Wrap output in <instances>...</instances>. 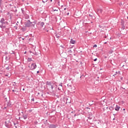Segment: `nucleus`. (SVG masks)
<instances>
[{
	"label": "nucleus",
	"instance_id": "obj_1",
	"mask_svg": "<svg viewBox=\"0 0 128 128\" xmlns=\"http://www.w3.org/2000/svg\"><path fill=\"white\" fill-rule=\"evenodd\" d=\"M46 84H47V86H48L49 88H51L52 90H54V84H52V82H49L48 81Z\"/></svg>",
	"mask_w": 128,
	"mask_h": 128
},
{
	"label": "nucleus",
	"instance_id": "obj_2",
	"mask_svg": "<svg viewBox=\"0 0 128 128\" xmlns=\"http://www.w3.org/2000/svg\"><path fill=\"white\" fill-rule=\"evenodd\" d=\"M26 28H30V26L32 25V22L30 20H27L25 23Z\"/></svg>",
	"mask_w": 128,
	"mask_h": 128
},
{
	"label": "nucleus",
	"instance_id": "obj_3",
	"mask_svg": "<svg viewBox=\"0 0 128 128\" xmlns=\"http://www.w3.org/2000/svg\"><path fill=\"white\" fill-rule=\"evenodd\" d=\"M36 64L34 63L32 64L30 69L31 70H36Z\"/></svg>",
	"mask_w": 128,
	"mask_h": 128
},
{
	"label": "nucleus",
	"instance_id": "obj_4",
	"mask_svg": "<svg viewBox=\"0 0 128 128\" xmlns=\"http://www.w3.org/2000/svg\"><path fill=\"white\" fill-rule=\"evenodd\" d=\"M0 22L2 23V25L6 24V22L4 20V18H2Z\"/></svg>",
	"mask_w": 128,
	"mask_h": 128
},
{
	"label": "nucleus",
	"instance_id": "obj_5",
	"mask_svg": "<svg viewBox=\"0 0 128 128\" xmlns=\"http://www.w3.org/2000/svg\"><path fill=\"white\" fill-rule=\"evenodd\" d=\"M96 124L102 126V121L100 120H97L96 122Z\"/></svg>",
	"mask_w": 128,
	"mask_h": 128
},
{
	"label": "nucleus",
	"instance_id": "obj_6",
	"mask_svg": "<svg viewBox=\"0 0 128 128\" xmlns=\"http://www.w3.org/2000/svg\"><path fill=\"white\" fill-rule=\"evenodd\" d=\"M126 28V26H124V21H122L121 22V29L124 30Z\"/></svg>",
	"mask_w": 128,
	"mask_h": 128
},
{
	"label": "nucleus",
	"instance_id": "obj_7",
	"mask_svg": "<svg viewBox=\"0 0 128 128\" xmlns=\"http://www.w3.org/2000/svg\"><path fill=\"white\" fill-rule=\"evenodd\" d=\"M49 128H56V125L54 124H51L48 126Z\"/></svg>",
	"mask_w": 128,
	"mask_h": 128
},
{
	"label": "nucleus",
	"instance_id": "obj_8",
	"mask_svg": "<svg viewBox=\"0 0 128 128\" xmlns=\"http://www.w3.org/2000/svg\"><path fill=\"white\" fill-rule=\"evenodd\" d=\"M120 106L116 105V106L115 108V110H116V112H118L120 110Z\"/></svg>",
	"mask_w": 128,
	"mask_h": 128
},
{
	"label": "nucleus",
	"instance_id": "obj_9",
	"mask_svg": "<svg viewBox=\"0 0 128 128\" xmlns=\"http://www.w3.org/2000/svg\"><path fill=\"white\" fill-rule=\"evenodd\" d=\"M22 116L24 120H26L28 118V114H23Z\"/></svg>",
	"mask_w": 128,
	"mask_h": 128
},
{
	"label": "nucleus",
	"instance_id": "obj_10",
	"mask_svg": "<svg viewBox=\"0 0 128 128\" xmlns=\"http://www.w3.org/2000/svg\"><path fill=\"white\" fill-rule=\"evenodd\" d=\"M76 42V40H72V38L71 39L70 41V44H74Z\"/></svg>",
	"mask_w": 128,
	"mask_h": 128
},
{
	"label": "nucleus",
	"instance_id": "obj_11",
	"mask_svg": "<svg viewBox=\"0 0 128 128\" xmlns=\"http://www.w3.org/2000/svg\"><path fill=\"white\" fill-rule=\"evenodd\" d=\"M98 12L99 13V14H102V9H98Z\"/></svg>",
	"mask_w": 128,
	"mask_h": 128
},
{
	"label": "nucleus",
	"instance_id": "obj_12",
	"mask_svg": "<svg viewBox=\"0 0 128 128\" xmlns=\"http://www.w3.org/2000/svg\"><path fill=\"white\" fill-rule=\"evenodd\" d=\"M21 30H22L23 32H24L26 30V28L24 27H23L21 28Z\"/></svg>",
	"mask_w": 128,
	"mask_h": 128
},
{
	"label": "nucleus",
	"instance_id": "obj_13",
	"mask_svg": "<svg viewBox=\"0 0 128 128\" xmlns=\"http://www.w3.org/2000/svg\"><path fill=\"white\" fill-rule=\"evenodd\" d=\"M44 22H41L40 24V27L44 28Z\"/></svg>",
	"mask_w": 128,
	"mask_h": 128
},
{
	"label": "nucleus",
	"instance_id": "obj_14",
	"mask_svg": "<svg viewBox=\"0 0 128 128\" xmlns=\"http://www.w3.org/2000/svg\"><path fill=\"white\" fill-rule=\"evenodd\" d=\"M5 126L6 128H9L8 123L7 122H5Z\"/></svg>",
	"mask_w": 128,
	"mask_h": 128
},
{
	"label": "nucleus",
	"instance_id": "obj_15",
	"mask_svg": "<svg viewBox=\"0 0 128 128\" xmlns=\"http://www.w3.org/2000/svg\"><path fill=\"white\" fill-rule=\"evenodd\" d=\"M36 24V23L34 22H31V25L30 26H32V28H34V25Z\"/></svg>",
	"mask_w": 128,
	"mask_h": 128
},
{
	"label": "nucleus",
	"instance_id": "obj_16",
	"mask_svg": "<svg viewBox=\"0 0 128 128\" xmlns=\"http://www.w3.org/2000/svg\"><path fill=\"white\" fill-rule=\"evenodd\" d=\"M21 10L22 12V14H25L26 12H24V8H21Z\"/></svg>",
	"mask_w": 128,
	"mask_h": 128
},
{
	"label": "nucleus",
	"instance_id": "obj_17",
	"mask_svg": "<svg viewBox=\"0 0 128 128\" xmlns=\"http://www.w3.org/2000/svg\"><path fill=\"white\" fill-rule=\"evenodd\" d=\"M109 110L112 111V110H114V108L111 106V107L109 108Z\"/></svg>",
	"mask_w": 128,
	"mask_h": 128
},
{
	"label": "nucleus",
	"instance_id": "obj_18",
	"mask_svg": "<svg viewBox=\"0 0 128 128\" xmlns=\"http://www.w3.org/2000/svg\"><path fill=\"white\" fill-rule=\"evenodd\" d=\"M68 52H70V54H72V50H70V49H69L68 50Z\"/></svg>",
	"mask_w": 128,
	"mask_h": 128
},
{
	"label": "nucleus",
	"instance_id": "obj_19",
	"mask_svg": "<svg viewBox=\"0 0 128 128\" xmlns=\"http://www.w3.org/2000/svg\"><path fill=\"white\" fill-rule=\"evenodd\" d=\"M12 106V104H10V102H8L7 103L8 106Z\"/></svg>",
	"mask_w": 128,
	"mask_h": 128
},
{
	"label": "nucleus",
	"instance_id": "obj_20",
	"mask_svg": "<svg viewBox=\"0 0 128 128\" xmlns=\"http://www.w3.org/2000/svg\"><path fill=\"white\" fill-rule=\"evenodd\" d=\"M32 58H28V62H32Z\"/></svg>",
	"mask_w": 128,
	"mask_h": 128
},
{
	"label": "nucleus",
	"instance_id": "obj_21",
	"mask_svg": "<svg viewBox=\"0 0 128 128\" xmlns=\"http://www.w3.org/2000/svg\"><path fill=\"white\" fill-rule=\"evenodd\" d=\"M53 12H58V9L53 8Z\"/></svg>",
	"mask_w": 128,
	"mask_h": 128
},
{
	"label": "nucleus",
	"instance_id": "obj_22",
	"mask_svg": "<svg viewBox=\"0 0 128 128\" xmlns=\"http://www.w3.org/2000/svg\"><path fill=\"white\" fill-rule=\"evenodd\" d=\"M10 54H14V51H11Z\"/></svg>",
	"mask_w": 128,
	"mask_h": 128
},
{
	"label": "nucleus",
	"instance_id": "obj_23",
	"mask_svg": "<svg viewBox=\"0 0 128 128\" xmlns=\"http://www.w3.org/2000/svg\"><path fill=\"white\" fill-rule=\"evenodd\" d=\"M6 60H10V58L8 56H6Z\"/></svg>",
	"mask_w": 128,
	"mask_h": 128
},
{
	"label": "nucleus",
	"instance_id": "obj_24",
	"mask_svg": "<svg viewBox=\"0 0 128 128\" xmlns=\"http://www.w3.org/2000/svg\"><path fill=\"white\" fill-rule=\"evenodd\" d=\"M59 86H60V88H62V84H59Z\"/></svg>",
	"mask_w": 128,
	"mask_h": 128
},
{
	"label": "nucleus",
	"instance_id": "obj_25",
	"mask_svg": "<svg viewBox=\"0 0 128 128\" xmlns=\"http://www.w3.org/2000/svg\"><path fill=\"white\" fill-rule=\"evenodd\" d=\"M34 124H38V121H34Z\"/></svg>",
	"mask_w": 128,
	"mask_h": 128
},
{
	"label": "nucleus",
	"instance_id": "obj_26",
	"mask_svg": "<svg viewBox=\"0 0 128 128\" xmlns=\"http://www.w3.org/2000/svg\"><path fill=\"white\" fill-rule=\"evenodd\" d=\"M31 100H32V102H34V98H32L31 99Z\"/></svg>",
	"mask_w": 128,
	"mask_h": 128
},
{
	"label": "nucleus",
	"instance_id": "obj_27",
	"mask_svg": "<svg viewBox=\"0 0 128 128\" xmlns=\"http://www.w3.org/2000/svg\"><path fill=\"white\" fill-rule=\"evenodd\" d=\"M89 16H90V18H92V15L89 14Z\"/></svg>",
	"mask_w": 128,
	"mask_h": 128
},
{
	"label": "nucleus",
	"instance_id": "obj_28",
	"mask_svg": "<svg viewBox=\"0 0 128 128\" xmlns=\"http://www.w3.org/2000/svg\"><path fill=\"white\" fill-rule=\"evenodd\" d=\"M2 0H0V6H2Z\"/></svg>",
	"mask_w": 128,
	"mask_h": 128
},
{
	"label": "nucleus",
	"instance_id": "obj_29",
	"mask_svg": "<svg viewBox=\"0 0 128 128\" xmlns=\"http://www.w3.org/2000/svg\"><path fill=\"white\" fill-rule=\"evenodd\" d=\"M0 74H4V70H0Z\"/></svg>",
	"mask_w": 128,
	"mask_h": 128
},
{
	"label": "nucleus",
	"instance_id": "obj_30",
	"mask_svg": "<svg viewBox=\"0 0 128 128\" xmlns=\"http://www.w3.org/2000/svg\"><path fill=\"white\" fill-rule=\"evenodd\" d=\"M98 46L96 44H94V46H93V48H96Z\"/></svg>",
	"mask_w": 128,
	"mask_h": 128
},
{
	"label": "nucleus",
	"instance_id": "obj_31",
	"mask_svg": "<svg viewBox=\"0 0 128 128\" xmlns=\"http://www.w3.org/2000/svg\"><path fill=\"white\" fill-rule=\"evenodd\" d=\"M6 70H10V68L8 66L6 67Z\"/></svg>",
	"mask_w": 128,
	"mask_h": 128
},
{
	"label": "nucleus",
	"instance_id": "obj_32",
	"mask_svg": "<svg viewBox=\"0 0 128 128\" xmlns=\"http://www.w3.org/2000/svg\"><path fill=\"white\" fill-rule=\"evenodd\" d=\"M32 112V110H28V112Z\"/></svg>",
	"mask_w": 128,
	"mask_h": 128
},
{
	"label": "nucleus",
	"instance_id": "obj_33",
	"mask_svg": "<svg viewBox=\"0 0 128 128\" xmlns=\"http://www.w3.org/2000/svg\"><path fill=\"white\" fill-rule=\"evenodd\" d=\"M120 72H116V74H120Z\"/></svg>",
	"mask_w": 128,
	"mask_h": 128
},
{
	"label": "nucleus",
	"instance_id": "obj_34",
	"mask_svg": "<svg viewBox=\"0 0 128 128\" xmlns=\"http://www.w3.org/2000/svg\"><path fill=\"white\" fill-rule=\"evenodd\" d=\"M96 60H98V58H96L94 60V62H96Z\"/></svg>",
	"mask_w": 128,
	"mask_h": 128
},
{
	"label": "nucleus",
	"instance_id": "obj_35",
	"mask_svg": "<svg viewBox=\"0 0 128 128\" xmlns=\"http://www.w3.org/2000/svg\"><path fill=\"white\" fill-rule=\"evenodd\" d=\"M12 92H18V91L14 90H12Z\"/></svg>",
	"mask_w": 128,
	"mask_h": 128
},
{
	"label": "nucleus",
	"instance_id": "obj_36",
	"mask_svg": "<svg viewBox=\"0 0 128 128\" xmlns=\"http://www.w3.org/2000/svg\"><path fill=\"white\" fill-rule=\"evenodd\" d=\"M14 126H15V128H16V124L15 122L14 123Z\"/></svg>",
	"mask_w": 128,
	"mask_h": 128
},
{
	"label": "nucleus",
	"instance_id": "obj_37",
	"mask_svg": "<svg viewBox=\"0 0 128 128\" xmlns=\"http://www.w3.org/2000/svg\"><path fill=\"white\" fill-rule=\"evenodd\" d=\"M14 28H15L16 30H18V27L16 26H14Z\"/></svg>",
	"mask_w": 128,
	"mask_h": 128
},
{
	"label": "nucleus",
	"instance_id": "obj_38",
	"mask_svg": "<svg viewBox=\"0 0 128 128\" xmlns=\"http://www.w3.org/2000/svg\"><path fill=\"white\" fill-rule=\"evenodd\" d=\"M109 54H112V51H110Z\"/></svg>",
	"mask_w": 128,
	"mask_h": 128
},
{
	"label": "nucleus",
	"instance_id": "obj_39",
	"mask_svg": "<svg viewBox=\"0 0 128 128\" xmlns=\"http://www.w3.org/2000/svg\"><path fill=\"white\" fill-rule=\"evenodd\" d=\"M2 25H0V28H2Z\"/></svg>",
	"mask_w": 128,
	"mask_h": 128
},
{
	"label": "nucleus",
	"instance_id": "obj_40",
	"mask_svg": "<svg viewBox=\"0 0 128 128\" xmlns=\"http://www.w3.org/2000/svg\"><path fill=\"white\" fill-rule=\"evenodd\" d=\"M34 54H35L36 56L38 55V54H36V52L34 53Z\"/></svg>",
	"mask_w": 128,
	"mask_h": 128
},
{
	"label": "nucleus",
	"instance_id": "obj_41",
	"mask_svg": "<svg viewBox=\"0 0 128 128\" xmlns=\"http://www.w3.org/2000/svg\"><path fill=\"white\" fill-rule=\"evenodd\" d=\"M121 88H122L123 90H126V88H124L123 87H121Z\"/></svg>",
	"mask_w": 128,
	"mask_h": 128
},
{
	"label": "nucleus",
	"instance_id": "obj_42",
	"mask_svg": "<svg viewBox=\"0 0 128 128\" xmlns=\"http://www.w3.org/2000/svg\"><path fill=\"white\" fill-rule=\"evenodd\" d=\"M8 14H10V12H8L7 13V15L8 16Z\"/></svg>",
	"mask_w": 128,
	"mask_h": 128
},
{
	"label": "nucleus",
	"instance_id": "obj_43",
	"mask_svg": "<svg viewBox=\"0 0 128 128\" xmlns=\"http://www.w3.org/2000/svg\"><path fill=\"white\" fill-rule=\"evenodd\" d=\"M37 74H40V71H37Z\"/></svg>",
	"mask_w": 128,
	"mask_h": 128
},
{
	"label": "nucleus",
	"instance_id": "obj_44",
	"mask_svg": "<svg viewBox=\"0 0 128 128\" xmlns=\"http://www.w3.org/2000/svg\"><path fill=\"white\" fill-rule=\"evenodd\" d=\"M89 106H92V104H89Z\"/></svg>",
	"mask_w": 128,
	"mask_h": 128
},
{
	"label": "nucleus",
	"instance_id": "obj_45",
	"mask_svg": "<svg viewBox=\"0 0 128 128\" xmlns=\"http://www.w3.org/2000/svg\"><path fill=\"white\" fill-rule=\"evenodd\" d=\"M114 76H116V74H114V75H113Z\"/></svg>",
	"mask_w": 128,
	"mask_h": 128
},
{
	"label": "nucleus",
	"instance_id": "obj_46",
	"mask_svg": "<svg viewBox=\"0 0 128 128\" xmlns=\"http://www.w3.org/2000/svg\"><path fill=\"white\" fill-rule=\"evenodd\" d=\"M86 108H87V110H90V108H88V107H86Z\"/></svg>",
	"mask_w": 128,
	"mask_h": 128
},
{
	"label": "nucleus",
	"instance_id": "obj_47",
	"mask_svg": "<svg viewBox=\"0 0 128 128\" xmlns=\"http://www.w3.org/2000/svg\"><path fill=\"white\" fill-rule=\"evenodd\" d=\"M68 14H70V13H69V12H68V13L67 14V15H68Z\"/></svg>",
	"mask_w": 128,
	"mask_h": 128
},
{
	"label": "nucleus",
	"instance_id": "obj_48",
	"mask_svg": "<svg viewBox=\"0 0 128 128\" xmlns=\"http://www.w3.org/2000/svg\"><path fill=\"white\" fill-rule=\"evenodd\" d=\"M66 10V8H64V10Z\"/></svg>",
	"mask_w": 128,
	"mask_h": 128
},
{
	"label": "nucleus",
	"instance_id": "obj_49",
	"mask_svg": "<svg viewBox=\"0 0 128 128\" xmlns=\"http://www.w3.org/2000/svg\"><path fill=\"white\" fill-rule=\"evenodd\" d=\"M58 90H60V88H58Z\"/></svg>",
	"mask_w": 128,
	"mask_h": 128
},
{
	"label": "nucleus",
	"instance_id": "obj_50",
	"mask_svg": "<svg viewBox=\"0 0 128 128\" xmlns=\"http://www.w3.org/2000/svg\"><path fill=\"white\" fill-rule=\"evenodd\" d=\"M22 40H24V38H22Z\"/></svg>",
	"mask_w": 128,
	"mask_h": 128
},
{
	"label": "nucleus",
	"instance_id": "obj_51",
	"mask_svg": "<svg viewBox=\"0 0 128 128\" xmlns=\"http://www.w3.org/2000/svg\"><path fill=\"white\" fill-rule=\"evenodd\" d=\"M123 110H126V109H125V108H124V109H123Z\"/></svg>",
	"mask_w": 128,
	"mask_h": 128
},
{
	"label": "nucleus",
	"instance_id": "obj_52",
	"mask_svg": "<svg viewBox=\"0 0 128 128\" xmlns=\"http://www.w3.org/2000/svg\"><path fill=\"white\" fill-rule=\"evenodd\" d=\"M43 2H44H44H44V1H42Z\"/></svg>",
	"mask_w": 128,
	"mask_h": 128
},
{
	"label": "nucleus",
	"instance_id": "obj_53",
	"mask_svg": "<svg viewBox=\"0 0 128 128\" xmlns=\"http://www.w3.org/2000/svg\"><path fill=\"white\" fill-rule=\"evenodd\" d=\"M108 107H107V108H106V109L108 110Z\"/></svg>",
	"mask_w": 128,
	"mask_h": 128
},
{
	"label": "nucleus",
	"instance_id": "obj_54",
	"mask_svg": "<svg viewBox=\"0 0 128 128\" xmlns=\"http://www.w3.org/2000/svg\"><path fill=\"white\" fill-rule=\"evenodd\" d=\"M113 120H114V118Z\"/></svg>",
	"mask_w": 128,
	"mask_h": 128
},
{
	"label": "nucleus",
	"instance_id": "obj_55",
	"mask_svg": "<svg viewBox=\"0 0 128 128\" xmlns=\"http://www.w3.org/2000/svg\"><path fill=\"white\" fill-rule=\"evenodd\" d=\"M50 2H52V0H50Z\"/></svg>",
	"mask_w": 128,
	"mask_h": 128
},
{
	"label": "nucleus",
	"instance_id": "obj_56",
	"mask_svg": "<svg viewBox=\"0 0 128 128\" xmlns=\"http://www.w3.org/2000/svg\"><path fill=\"white\" fill-rule=\"evenodd\" d=\"M4 108H6V107H4Z\"/></svg>",
	"mask_w": 128,
	"mask_h": 128
},
{
	"label": "nucleus",
	"instance_id": "obj_57",
	"mask_svg": "<svg viewBox=\"0 0 128 128\" xmlns=\"http://www.w3.org/2000/svg\"><path fill=\"white\" fill-rule=\"evenodd\" d=\"M17 24H18V22H17Z\"/></svg>",
	"mask_w": 128,
	"mask_h": 128
},
{
	"label": "nucleus",
	"instance_id": "obj_58",
	"mask_svg": "<svg viewBox=\"0 0 128 128\" xmlns=\"http://www.w3.org/2000/svg\"><path fill=\"white\" fill-rule=\"evenodd\" d=\"M121 4L122 5V3H121Z\"/></svg>",
	"mask_w": 128,
	"mask_h": 128
},
{
	"label": "nucleus",
	"instance_id": "obj_59",
	"mask_svg": "<svg viewBox=\"0 0 128 128\" xmlns=\"http://www.w3.org/2000/svg\"><path fill=\"white\" fill-rule=\"evenodd\" d=\"M104 44H106V42H104Z\"/></svg>",
	"mask_w": 128,
	"mask_h": 128
},
{
	"label": "nucleus",
	"instance_id": "obj_60",
	"mask_svg": "<svg viewBox=\"0 0 128 128\" xmlns=\"http://www.w3.org/2000/svg\"><path fill=\"white\" fill-rule=\"evenodd\" d=\"M38 94H40V93L38 92Z\"/></svg>",
	"mask_w": 128,
	"mask_h": 128
},
{
	"label": "nucleus",
	"instance_id": "obj_61",
	"mask_svg": "<svg viewBox=\"0 0 128 128\" xmlns=\"http://www.w3.org/2000/svg\"><path fill=\"white\" fill-rule=\"evenodd\" d=\"M92 102H94V101H92Z\"/></svg>",
	"mask_w": 128,
	"mask_h": 128
},
{
	"label": "nucleus",
	"instance_id": "obj_62",
	"mask_svg": "<svg viewBox=\"0 0 128 128\" xmlns=\"http://www.w3.org/2000/svg\"><path fill=\"white\" fill-rule=\"evenodd\" d=\"M16 12H17V10H16Z\"/></svg>",
	"mask_w": 128,
	"mask_h": 128
},
{
	"label": "nucleus",
	"instance_id": "obj_63",
	"mask_svg": "<svg viewBox=\"0 0 128 128\" xmlns=\"http://www.w3.org/2000/svg\"><path fill=\"white\" fill-rule=\"evenodd\" d=\"M24 90V89H23V90Z\"/></svg>",
	"mask_w": 128,
	"mask_h": 128
},
{
	"label": "nucleus",
	"instance_id": "obj_64",
	"mask_svg": "<svg viewBox=\"0 0 128 128\" xmlns=\"http://www.w3.org/2000/svg\"><path fill=\"white\" fill-rule=\"evenodd\" d=\"M127 18H128V17H127Z\"/></svg>",
	"mask_w": 128,
	"mask_h": 128
}]
</instances>
